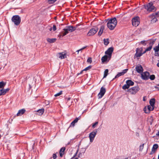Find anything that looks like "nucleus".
I'll use <instances>...</instances> for the list:
<instances>
[{"instance_id": "obj_23", "label": "nucleus", "mask_w": 159, "mask_h": 159, "mask_svg": "<svg viewBox=\"0 0 159 159\" xmlns=\"http://www.w3.org/2000/svg\"><path fill=\"white\" fill-rule=\"evenodd\" d=\"M47 40L48 42L50 43H52L55 42L56 41L57 39L56 38L50 39L48 38L47 39Z\"/></svg>"}, {"instance_id": "obj_6", "label": "nucleus", "mask_w": 159, "mask_h": 159, "mask_svg": "<svg viewBox=\"0 0 159 159\" xmlns=\"http://www.w3.org/2000/svg\"><path fill=\"white\" fill-rule=\"evenodd\" d=\"M150 73L149 72L146 71L143 72L141 74V78L142 80H148L149 79Z\"/></svg>"}, {"instance_id": "obj_22", "label": "nucleus", "mask_w": 159, "mask_h": 159, "mask_svg": "<svg viewBox=\"0 0 159 159\" xmlns=\"http://www.w3.org/2000/svg\"><path fill=\"white\" fill-rule=\"evenodd\" d=\"M66 149V148L65 147H62L61 148L60 150V157H62L63 155L64 154V151Z\"/></svg>"}, {"instance_id": "obj_34", "label": "nucleus", "mask_w": 159, "mask_h": 159, "mask_svg": "<svg viewBox=\"0 0 159 159\" xmlns=\"http://www.w3.org/2000/svg\"><path fill=\"white\" fill-rule=\"evenodd\" d=\"M129 86L127 84H125L123 86L122 88L124 90H125L126 89H128Z\"/></svg>"}, {"instance_id": "obj_59", "label": "nucleus", "mask_w": 159, "mask_h": 159, "mask_svg": "<svg viewBox=\"0 0 159 159\" xmlns=\"http://www.w3.org/2000/svg\"><path fill=\"white\" fill-rule=\"evenodd\" d=\"M29 89H31L32 88V87L31 86V85L30 84H29Z\"/></svg>"}, {"instance_id": "obj_14", "label": "nucleus", "mask_w": 159, "mask_h": 159, "mask_svg": "<svg viewBox=\"0 0 159 159\" xmlns=\"http://www.w3.org/2000/svg\"><path fill=\"white\" fill-rule=\"evenodd\" d=\"M153 50L155 51V56L159 57V43L157 46H155L153 48Z\"/></svg>"}, {"instance_id": "obj_56", "label": "nucleus", "mask_w": 159, "mask_h": 159, "mask_svg": "<svg viewBox=\"0 0 159 159\" xmlns=\"http://www.w3.org/2000/svg\"><path fill=\"white\" fill-rule=\"evenodd\" d=\"M80 51H82V50H80V49L78 50H77V51H76V52H77V54H79V52H80Z\"/></svg>"}, {"instance_id": "obj_51", "label": "nucleus", "mask_w": 159, "mask_h": 159, "mask_svg": "<svg viewBox=\"0 0 159 159\" xmlns=\"http://www.w3.org/2000/svg\"><path fill=\"white\" fill-rule=\"evenodd\" d=\"M61 34H61V36H62V37L66 35L64 31H63L62 32Z\"/></svg>"}, {"instance_id": "obj_42", "label": "nucleus", "mask_w": 159, "mask_h": 159, "mask_svg": "<svg viewBox=\"0 0 159 159\" xmlns=\"http://www.w3.org/2000/svg\"><path fill=\"white\" fill-rule=\"evenodd\" d=\"M98 124V122H96L93 125L92 127L93 128H94L95 127V126L97 125Z\"/></svg>"}, {"instance_id": "obj_12", "label": "nucleus", "mask_w": 159, "mask_h": 159, "mask_svg": "<svg viewBox=\"0 0 159 159\" xmlns=\"http://www.w3.org/2000/svg\"><path fill=\"white\" fill-rule=\"evenodd\" d=\"M79 25L78 24L76 25L75 27H74L71 25L67 26H66V29L68 31L72 32L75 31L76 30L77 27Z\"/></svg>"}, {"instance_id": "obj_64", "label": "nucleus", "mask_w": 159, "mask_h": 159, "mask_svg": "<svg viewBox=\"0 0 159 159\" xmlns=\"http://www.w3.org/2000/svg\"><path fill=\"white\" fill-rule=\"evenodd\" d=\"M74 159H78L77 158H75Z\"/></svg>"}, {"instance_id": "obj_15", "label": "nucleus", "mask_w": 159, "mask_h": 159, "mask_svg": "<svg viewBox=\"0 0 159 159\" xmlns=\"http://www.w3.org/2000/svg\"><path fill=\"white\" fill-rule=\"evenodd\" d=\"M158 148V145L157 144H154L152 148V151L149 154L150 155H152L154 153Z\"/></svg>"}, {"instance_id": "obj_50", "label": "nucleus", "mask_w": 159, "mask_h": 159, "mask_svg": "<svg viewBox=\"0 0 159 159\" xmlns=\"http://www.w3.org/2000/svg\"><path fill=\"white\" fill-rule=\"evenodd\" d=\"M154 14L155 15V16H159V12H157Z\"/></svg>"}, {"instance_id": "obj_45", "label": "nucleus", "mask_w": 159, "mask_h": 159, "mask_svg": "<svg viewBox=\"0 0 159 159\" xmlns=\"http://www.w3.org/2000/svg\"><path fill=\"white\" fill-rule=\"evenodd\" d=\"M143 111H144V112L146 113H148L149 112V111H147V108L146 107H145L143 109Z\"/></svg>"}, {"instance_id": "obj_16", "label": "nucleus", "mask_w": 159, "mask_h": 159, "mask_svg": "<svg viewBox=\"0 0 159 159\" xmlns=\"http://www.w3.org/2000/svg\"><path fill=\"white\" fill-rule=\"evenodd\" d=\"M81 118V116H80L76 118L70 124V127H74L75 125V124L77 122L78 120Z\"/></svg>"}, {"instance_id": "obj_31", "label": "nucleus", "mask_w": 159, "mask_h": 159, "mask_svg": "<svg viewBox=\"0 0 159 159\" xmlns=\"http://www.w3.org/2000/svg\"><path fill=\"white\" fill-rule=\"evenodd\" d=\"M148 111H149V112L150 111H153L154 109V107L151 106V105H148Z\"/></svg>"}, {"instance_id": "obj_58", "label": "nucleus", "mask_w": 159, "mask_h": 159, "mask_svg": "<svg viewBox=\"0 0 159 159\" xmlns=\"http://www.w3.org/2000/svg\"><path fill=\"white\" fill-rule=\"evenodd\" d=\"M83 71H84V70H81V72H80V73L78 74V75H79L80 74H81Z\"/></svg>"}, {"instance_id": "obj_1", "label": "nucleus", "mask_w": 159, "mask_h": 159, "mask_svg": "<svg viewBox=\"0 0 159 159\" xmlns=\"http://www.w3.org/2000/svg\"><path fill=\"white\" fill-rule=\"evenodd\" d=\"M105 21V22H107V27L111 30H114L117 24V20L116 18L115 17L108 18Z\"/></svg>"}, {"instance_id": "obj_49", "label": "nucleus", "mask_w": 159, "mask_h": 159, "mask_svg": "<svg viewBox=\"0 0 159 159\" xmlns=\"http://www.w3.org/2000/svg\"><path fill=\"white\" fill-rule=\"evenodd\" d=\"M53 29L54 31H55L57 30L56 26L55 25H53Z\"/></svg>"}, {"instance_id": "obj_39", "label": "nucleus", "mask_w": 159, "mask_h": 159, "mask_svg": "<svg viewBox=\"0 0 159 159\" xmlns=\"http://www.w3.org/2000/svg\"><path fill=\"white\" fill-rule=\"evenodd\" d=\"M92 68V66H89L88 67H86L83 70L86 71L90 70Z\"/></svg>"}, {"instance_id": "obj_30", "label": "nucleus", "mask_w": 159, "mask_h": 159, "mask_svg": "<svg viewBox=\"0 0 159 159\" xmlns=\"http://www.w3.org/2000/svg\"><path fill=\"white\" fill-rule=\"evenodd\" d=\"M108 69H106L104 71L103 78H106L108 74Z\"/></svg>"}, {"instance_id": "obj_4", "label": "nucleus", "mask_w": 159, "mask_h": 159, "mask_svg": "<svg viewBox=\"0 0 159 159\" xmlns=\"http://www.w3.org/2000/svg\"><path fill=\"white\" fill-rule=\"evenodd\" d=\"M143 49L142 48H137L136 50V53L134 56V58L140 57L142 55Z\"/></svg>"}, {"instance_id": "obj_54", "label": "nucleus", "mask_w": 159, "mask_h": 159, "mask_svg": "<svg viewBox=\"0 0 159 159\" xmlns=\"http://www.w3.org/2000/svg\"><path fill=\"white\" fill-rule=\"evenodd\" d=\"M154 87L156 89H157V90L159 91V87H158L157 86H156Z\"/></svg>"}, {"instance_id": "obj_40", "label": "nucleus", "mask_w": 159, "mask_h": 159, "mask_svg": "<svg viewBox=\"0 0 159 159\" xmlns=\"http://www.w3.org/2000/svg\"><path fill=\"white\" fill-rule=\"evenodd\" d=\"M87 62L91 63L92 62V58L91 57H89L87 60Z\"/></svg>"}, {"instance_id": "obj_11", "label": "nucleus", "mask_w": 159, "mask_h": 159, "mask_svg": "<svg viewBox=\"0 0 159 159\" xmlns=\"http://www.w3.org/2000/svg\"><path fill=\"white\" fill-rule=\"evenodd\" d=\"M106 89L102 87L101 88L99 93L98 94V97L99 98H102L106 92Z\"/></svg>"}, {"instance_id": "obj_32", "label": "nucleus", "mask_w": 159, "mask_h": 159, "mask_svg": "<svg viewBox=\"0 0 159 159\" xmlns=\"http://www.w3.org/2000/svg\"><path fill=\"white\" fill-rule=\"evenodd\" d=\"M104 44L105 45H107L109 43L108 39H104L103 40Z\"/></svg>"}, {"instance_id": "obj_47", "label": "nucleus", "mask_w": 159, "mask_h": 159, "mask_svg": "<svg viewBox=\"0 0 159 159\" xmlns=\"http://www.w3.org/2000/svg\"><path fill=\"white\" fill-rule=\"evenodd\" d=\"M128 70V69H125L124 70H123L122 72V73H123V74L124 75L125 73L127 72Z\"/></svg>"}, {"instance_id": "obj_46", "label": "nucleus", "mask_w": 159, "mask_h": 159, "mask_svg": "<svg viewBox=\"0 0 159 159\" xmlns=\"http://www.w3.org/2000/svg\"><path fill=\"white\" fill-rule=\"evenodd\" d=\"M57 157V155L56 154L54 153L52 155V158L53 159H56Z\"/></svg>"}, {"instance_id": "obj_7", "label": "nucleus", "mask_w": 159, "mask_h": 159, "mask_svg": "<svg viewBox=\"0 0 159 159\" xmlns=\"http://www.w3.org/2000/svg\"><path fill=\"white\" fill-rule=\"evenodd\" d=\"M97 133V129H95L89 134V137L91 142H93Z\"/></svg>"}, {"instance_id": "obj_57", "label": "nucleus", "mask_w": 159, "mask_h": 159, "mask_svg": "<svg viewBox=\"0 0 159 159\" xmlns=\"http://www.w3.org/2000/svg\"><path fill=\"white\" fill-rule=\"evenodd\" d=\"M156 135L157 136L159 137V131L157 132V133L156 134Z\"/></svg>"}, {"instance_id": "obj_27", "label": "nucleus", "mask_w": 159, "mask_h": 159, "mask_svg": "<svg viewBox=\"0 0 159 159\" xmlns=\"http://www.w3.org/2000/svg\"><path fill=\"white\" fill-rule=\"evenodd\" d=\"M124 75V74H123V73H122V72H119L116 75V76H115L114 78L111 81H113L114 80V79H116V78H117L118 77H120V76H121V75Z\"/></svg>"}, {"instance_id": "obj_18", "label": "nucleus", "mask_w": 159, "mask_h": 159, "mask_svg": "<svg viewBox=\"0 0 159 159\" xmlns=\"http://www.w3.org/2000/svg\"><path fill=\"white\" fill-rule=\"evenodd\" d=\"M105 28V26L103 25H102L100 28L98 34V36H100L102 33L103 32V31Z\"/></svg>"}, {"instance_id": "obj_38", "label": "nucleus", "mask_w": 159, "mask_h": 159, "mask_svg": "<svg viewBox=\"0 0 159 159\" xmlns=\"http://www.w3.org/2000/svg\"><path fill=\"white\" fill-rule=\"evenodd\" d=\"M62 91H60L58 93L55 94L54 95V96L55 97H57V96H60L62 94Z\"/></svg>"}, {"instance_id": "obj_48", "label": "nucleus", "mask_w": 159, "mask_h": 159, "mask_svg": "<svg viewBox=\"0 0 159 159\" xmlns=\"http://www.w3.org/2000/svg\"><path fill=\"white\" fill-rule=\"evenodd\" d=\"M63 30L64 31V32H65V33H66V34L69 33L68 31L66 29H63Z\"/></svg>"}, {"instance_id": "obj_17", "label": "nucleus", "mask_w": 159, "mask_h": 159, "mask_svg": "<svg viewBox=\"0 0 159 159\" xmlns=\"http://www.w3.org/2000/svg\"><path fill=\"white\" fill-rule=\"evenodd\" d=\"M110 60V59H109V57L107 55H105L102 57L101 58V60L102 62H104L106 61L108 62Z\"/></svg>"}, {"instance_id": "obj_37", "label": "nucleus", "mask_w": 159, "mask_h": 159, "mask_svg": "<svg viewBox=\"0 0 159 159\" xmlns=\"http://www.w3.org/2000/svg\"><path fill=\"white\" fill-rule=\"evenodd\" d=\"M57 0H48V2L49 4H53Z\"/></svg>"}, {"instance_id": "obj_43", "label": "nucleus", "mask_w": 159, "mask_h": 159, "mask_svg": "<svg viewBox=\"0 0 159 159\" xmlns=\"http://www.w3.org/2000/svg\"><path fill=\"white\" fill-rule=\"evenodd\" d=\"M70 97L66 98H65V100L66 103L68 102V101L70 99Z\"/></svg>"}, {"instance_id": "obj_36", "label": "nucleus", "mask_w": 159, "mask_h": 159, "mask_svg": "<svg viewBox=\"0 0 159 159\" xmlns=\"http://www.w3.org/2000/svg\"><path fill=\"white\" fill-rule=\"evenodd\" d=\"M87 147H87L85 148H82L81 149V150H80V151H81V152L80 153H81H81H84L85 152L86 149L87 148Z\"/></svg>"}, {"instance_id": "obj_55", "label": "nucleus", "mask_w": 159, "mask_h": 159, "mask_svg": "<svg viewBox=\"0 0 159 159\" xmlns=\"http://www.w3.org/2000/svg\"><path fill=\"white\" fill-rule=\"evenodd\" d=\"M147 52V51H146V50L145 49V50L143 52H142V55L145 53Z\"/></svg>"}, {"instance_id": "obj_44", "label": "nucleus", "mask_w": 159, "mask_h": 159, "mask_svg": "<svg viewBox=\"0 0 159 159\" xmlns=\"http://www.w3.org/2000/svg\"><path fill=\"white\" fill-rule=\"evenodd\" d=\"M140 43L143 44L144 45H145L146 44V43H145V41L143 40L140 42Z\"/></svg>"}, {"instance_id": "obj_61", "label": "nucleus", "mask_w": 159, "mask_h": 159, "mask_svg": "<svg viewBox=\"0 0 159 159\" xmlns=\"http://www.w3.org/2000/svg\"><path fill=\"white\" fill-rule=\"evenodd\" d=\"M157 66L158 67H159V61H158V63H157Z\"/></svg>"}, {"instance_id": "obj_35", "label": "nucleus", "mask_w": 159, "mask_h": 159, "mask_svg": "<svg viewBox=\"0 0 159 159\" xmlns=\"http://www.w3.org/2000/svg\"><path fill=\"white\" fill-rule=\"evenodd\" d=\"M155 78V75H150L149 76V79L152 80H154Z\"/></svg>"}, {"instance_id": "obj_24", "label": "nucleus", "mask_w": 159, "mask_h": 159, "mask_svg": "<svg viewBox=\"0 0 159 159\" xmlns=\"http://www.w3.org/2000/svg\"><path fill=\"white\" fill-rule=\"evenodd\" d=\"M126 83L129 87L130 86H133L134 85V82L131 80H128L126 81Z\"/></svg>"}, {"instance_id": "obj_20", "label": "nucleus", "mask_w": 159, "mask_h": 159, "mask_svg": "<svg viewBox=\"0 0 159 159\" xmlns=\"http://www.w3.org/2000/svg\"><path fill=\"white\" fill-rule=\"evenodd\" d=\"M65 53L64 52H60L57 54V56L58 58L61 59H63L65 58Z\"/></svg>"}, {"instance_id": "obj_63", "label": "nucleus", "mask_w": 159, "mask_h": 159, "mask_svg": "<svg viewBox=\"0 0 159 159\" xmlns=\"http://www.w3.org/2000/svg\"><path fill=\"white\" fill-rule=\"evenodd\" d=\"M70 144V142H68V143H67V145H69Z\"/></svg>"}, {"instance_id": "obj_21", "label": "nucleus", "mask_w": 159, "mask_h": 159, "mask_svg": "<svg viewBox=\"0 0 159 159\" xmlns=\"http://www.w3.org/2000/svg\"><path fill=\"white\" fill-rule=\"evenodd\" d=\"M25 110L24 109L20 110L18 111L16 115L17 116H21V115H23L25 112Z\"/></svg>"}, {"instance_id": "obj_3", "label": "nucleus", "mask_w": 159, "mask_h": 159, "mask_svg": "<svg viewBox=\"0 0 159 159\" xmlns=\"http://www.w3.org/2000/svg\"><path fill=\"white\" fill-rule=\"evenodd\" d=\"M11 20L16 25H19L21 22V18L19 15H14L12 16Z\"/></svg>"}, {"instance_id": "obj_8", "label": "nucleus", "mask_w": 159, "mask_h": 159, "mask_svg": "<svg viewBox=\"0 0 159 159\" xmlns=\"http://www.w3.org/2000/svg\"><path fill=\"white\" fill-rule=\"evenodd\" d=\"M139 87L138 86L133 87L128 89V91L131 94H134L137 93L139 90Z\"/></svg>"}, {"instance_id": "obj_13", "label": "nucleus", "mask_w": 159, "mask_h": 159, "mask_svg": "<svg viewBox=\"0 0 159 159\" xmlns=\"http://www.w3.org/2000/svg\"><path fill=\"white\" fill-rule=\"evenodd\" d=\"M135 69L137 72L139 73H142L143 72V69L141 65H138L136 66Z\"/></svg>"}, {"instance_id": "obj_60", "label": "nucleus", "mask_w": 159, "mask_h": 159, "mask_svg": "<svg viewBox=\"0 0 159 159\" xmlns=\"http://www.w3.org/2000/svg\"><path fill=\"white\" fill-rule=\"evenodd\" d=\"M78 150H77V151L75 154L74 155V156L73 157H75V156L76 155L78 152Z\"/></svg>"}, {"instance_id": "obj_52", "label": "nucleus", "mask_w": 159, "mask_h": 159, "mask_svg": "<svg viewBox=\"0 0 159 159\" xmlns=\"http://www.w3.org/2000/svg\"><path fill=\"white\" fill-rule=\"evenodd\" d=\"M9 89H10L9 88L4 89V91L5 92V93H6L9 90Z\"/></svg>"}, {"instance_id": "obj_29", "label": "nucleus", "mask_w": 159, "mask_h": 159, "mask_svg": "<svg viewBox=\"0 0 159 159\" xmlns=\"http://www.w3.org/2000/svg\"><path fill=\"white\" fill-rule=\"evenodd\" d=\"M6 83L2 81L0 82V88H3L6 85Z\"/></svg>"}, {"instance_id": "obj_26", "label": "nucleus", "mask_w": 159, "mask_h": 159, "mask_svg": "<svg viewBox=\"0 0 159 159\" xmlns=\"http://www.w3.org/2000/svg\"><path fill=\"white\" fill-rule=\"evenodd\" d=\"M151 16L152 17V18L153 19L151 20V22L152 23H155L156 22V21L157 20L156 17H155V15L154 14H152Z\"/></svg>"}, {"instance_id": "obj_41", "label": "nucleus", "mask_w": 159, "mask_h": 159, "mask_svg": "<svg viewBox=\"0 0 159 159\" xmlns=\"http://www.w3.org/2000/svg\"><path fill=\"white\" fill-rule=\"evenodd\" d=\"M144 144H143L140 146L139 147V151H142L143 148Z\"/></svg>"}, {"instance_id": "obj_2", "label": "nucleus", "mask_w": 159, "mask_h": 159, "mask_svg": "<svg viewBox=\"0 0 159 159\" xmlns=\"http://www.w3.org/2000/svg\"><path fill=\"white\" fill-rule=\"evenodd\" d=\"M144 8L148 12L154 11L156 10V8L153 5V3L150 2L144 6Z\"/></svg>"}, {"instance_id": "obj_5", "label": "nucleus", "mask_w": 159, "mask_h": 159, "mask_svg": "<svg viewBox=\"0 0 159 159\" xmlns=\"http://www.w3.org/2000/svg\"><path fill=\"white\" fill-rule=\"evenodd\" d=\"M140 19L138 16H136L132 19V24L133 26L137 27L139 24Z\"/></svg>"}, {"instance_id": "obj_9", "label": "nucleus", "mask_w": 159, "mask_h": 159, "mask_svg": "<svg viewBox=\"0 0 159 159\" xmlns=\"http://www.w3.org/2000/svg\"><path fill=\"white\" fill-rule=\"evenodd\" d=\"M98 30V28L97 27L91 29L88 32L87 34V36H90L93 35L97 33Z\"/></svg>"}, {"instance_id": "obj_10", "label": "nucleus", "mask_w": 159, "mask_h": 159, "mask_svg": "<svg viewBox=\"0 0 159 159\" xmlns=\"http://www.w3.org/2000/svg\"><path fill=\"white\" fill-rule=\"evenodd\" d=\"M113 51V47H110L105 52L106 54L107 55V56L109 57V59H110L112 56V54Z\"/></svg>"}, {"instance_id": "obj_19", "label": "nucleus", "mask_w": 159, "mask_h": 159, "mask_svg": "<svg viewBox=\"0 0 159 159\" xmlns=\"http://www.w3.org/2000/svg\"><path fill=\"white\" fill-rule=\"evenodd\" d=\"M154 43V41H152L150 42L149 43V46L146 49V51H150L152 48V46L153 44Z\"/></svg>"}, {"instance_id": "obj_33", "label": "nucleus", "mask_w": 159, "mask_h": 159, "mask_svg": "<svg viewBox=\"0 0 159 159\" xmlns=\"http://www.w3.org/2000/svg\"><path fill=\"white\" fill-rule=\"evenodd\" d=\"M5 94V92L3 89H2L0 90V96L4 95Z\"/></svg>"}, {"instance_id": "obj_53", "label": "nucleus", "mask_w": 159, "mask_h": 159, "mask_svg": "<svg viewBox=\"0 0 159 159\" xmlns=\"http://www.w3.org/2000/svg\"><path fill=\"white\" fill-rule=\"evenodd\" d=\"M87 46H84L83 48H81L80 49V50H84V49L86 47H87Z\"/></svg>"}, {"instance_id": "obj_25", "label": "nucleus", "mask_w": 159, "mask_h": 159, "mask_svg": "<svg viewBox=\"0 0 159 159\" xmlns=\"http://www.w3.org/2000/svg\"><path fill=\"white\" fill-rule=\"evenodd\" d=\"M155 100L154 98L151 99L149 101V103L150 104V105H151V106L152 107H154L155 103Z\"/></svg>"}, {"instance_id": "obj_62", "label": "nucleus", "mask_w": 159, "mask_h": 159, "mask_svg": "<svg viewBox=\"0 0 159 159\" xmlns=\"http://www.w3.org/2000/svg\"><path fill=\"white\" fill-rule=\"evenodd\" d=\"M52 29V27H51L50 29H49V30L50 31H51Z\"/></svg>"}, {"instance_id": "obj_28", "label": "nucleus", "mask_w": 159, "mask_h": 159, "mask_svg": "<svg viewBox=\"0 0 159 159\" xmlns=\"http://www.w3.org/2000/svg\"><path fill=\"white\" fill-rule=\"evenodd\" d=\"M44 109H39L37 111V114L39 115H42L44 112Z\"/></svg>"}]
</instances>
